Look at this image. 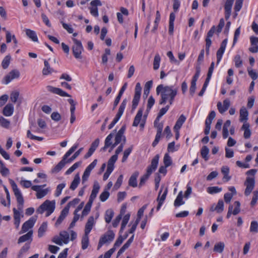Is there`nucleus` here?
I'll return each mask as SVG.
<instances>
[{"label":"nucleus","mask_w":258,"mask_h":258,"mask_svg":"<svg viewBox=\"0 0 258 258\" xmlns=\"http://www.w3.org/2000/svg\"><path fill=\"white\" fill-rule=\"evenodd\" d=\"M178 87L174 85L164 86L160 84L156 88V93L161 94V99L159 103L160 105L165 104L168 102L169 105H172L177 95Z\"/></svg>","instance_id":"obj_1"},{"label":"nucleus","mask_w":258,"mask_h":258,"mask_svg":"<svg viewBox=\"0 0 258 258\" xmlns=\"http://www.w3.org/2000/svg\"><path fill=\"white\" fill-rule=\"evenodd\" d=\"M55 201H50L46 200L42 204H41L37 209V212L42 214L44 211H46V216H49L52 213L55 209Z\"/></svg>","instance_id":"obj_2"},{"label":"nucleus","mask_w":258,"mask_h":258,"mask_svg":"<svg viewBox=\"0 0 258 258\" xmlns=\"http://www.w3.org/2000/svg\"><path fill=\"white\" fill-rule=\"evenodd\" d=\"M72 40L74 44L72 47V49L74 57L76 59H82V53L84 50L82 42L75 38H73Z\"/></svg>","instance_id":"obj_3"},{"label":"nucleus","mask_w":258,"mask_h":258,"mask_svg":"<svg viewBox=\"0 0 258 258\" xmlns=\"http://www.w3.org/2000/svg\"><path fill=\"white\" fill-rule=\"evenodd\" d=\"M11 183L18 203V209L22 211L24 205L23 197L16 183L12 180H11Z\"/></svg>","instance_id":"obj_4"},{"label":"nucleus","mask_w":258,"mask_h":258,"mask_svg":"<svg viewBox=\"0 0 258 258\" xmlns=\"http://www.w3.org/2000/svg\"><path fill=\"white\" fill-rule=\"evenodd\" d=\"M115 237V234L112 230H108L100 238L97 249H99L103 244L110 243L113 241Z\"/></svg>","instance_id":"obj_5"},{"label":"nucleus","mask_w":258,"mask_h":258,"mask_svg":"<svg viewBox=\"0 0 258 258\" xmlns=\"http://www.w3.org/2000/svg\"><path fill=\"white\" fill-rule=\"evenodd\" d=\"M69 234L66 231H61L59 236H55L52 241L56 244L61 245L63 243L67 244L69 241Z\"/></svg>","instance_id":"obj_6"},{"label":"nucleus","mask_w":258,"mask_h":258,"mask_svg":"<svg viewBox=\"0 0 258 258\" xmlns=\"http://www.w3.org/2000/svg\"><path fill=\"white\" fill-rule=\"evenodd\" d=\"M127 103V99H124L120 104L119 107L118 108V112L115 115V118L113 119V121L110 123V124L108 125V129H111L115 123L119 120L125 109Z\"/></svg>","instance_id":"obj_7"},{"label":"nucleus","mask_w":258,"mask_h":258,"mask_svg":"<svg viewBox=\"0 0 258 258\" xmlns=\"http://www.w3.org/2000/svg\"><path fill=\"white\" fill-rule=\"evenodd\" d=\"M244 184L246 186V188L244 191V195L246 196H248L250 194L254 187V178L247 177L244 182Z\"/></svg>","instance_id":"obj_8"},{"label":"nucleus","mask_w":258,"mask_h":258,"mask_svg":"<svg viewBox=\"0 0 258 258\" xmlns=\"http://www.w3.org/2000/svg\"><path fill=\"white\" fill-rule=\"evenodd\" d=\"M163 189H164V186L162 185L160 188L159 192L158 194V198L157 199V201L158 202V205L157 207V211L159 210L161 208V207L162 206V204H163V203L166 199V196H167V194L168 192V187H166L164 189L163 194L161 196V194Z\"/></svg>","instance_id":"obj_9"},{"label":"nucleus","mask_w":258,"mask_h":258,"mask_svg":"<svg viewBox=\"0 0 258 258\" xmlns=\"http://www.w3.org/2000/svg\"><path fill=\"white\" fill-rule=\"evenodd\" d=\"M20 77V72L17 70L11 71L3 79V83L5 84H8L13 79H17Z\"/></svg>","instance_id":"obj_10"},{"label":"nucleus","mask_w":258,"mask_h":258,"mask_svg":"<svg viewBox=\"0 0 258 258\" xmlns=\"http://www.w3.org/2000/svg\"><path fill=\"white\" fill-rule=\"evenodd\" d=\"M159 159V155H156L152 160L151 165L148 167L146 173L149 175L154 172L157 168Z\"/></svg>","instance_id":"obj_11"},{"label":"nucleus","mask_w":258,"mask_h":258,"mask_svg":"<svg viewBox=\"0 0 258 258\" xmlns=\"http://www.w3.org/2000/svg\"><path fill=\"white\" fill-rule=\"evenodd\" d=\"M91 7L89 8L91 14L95 17L98 16V10L97 6H101L102 3L100 0H94L90 3Z\"/></svg>","instance_id":"obj_12"},{"label":"nucleus","mask_w":258,"mask_h":258,"mask_svg":"<svg viewBox=\"0 0 258 258\" xmlns=\"http://www.w3.org/2000/svg\"><path fill=\"white\" fill-rule=\"evenodd\" d=\"M234 204L236 206L233 211V206L231 205L229 206L228 211L226 216L227 218H229L231 214L234 215H237L240 211V203L239 201H235Z\"/></svg>","instance_id":"obj_13"},{"label":"nucleus","mask_w":258,"mask_h":258,"mask_svg":"<svg viewBox=\"0 0 258 258\" xmlns=\"http://www.w3.org/2000/svg\"><path fill=\"white\" fill-rule=\"evenodd\" d=\"M47 91L52 93L58 95L62 97H71V96L63 91L62 89L53 87L52 86H47L46 87Z\"/></svg>","instance_id":"obj_14"},{"label":"nucleus","mask_w":258,"mask_h":258,"mask_svg":"<svg viewBox=\"0 0 258 258\" xmlns=\"http://www.w3.org/2000/svg\"><path fill=\"white\" fill-rule=\"evenodd\" d=\"M41 186L33 185L31 187L33 190L37 192L36 197L37 199H41L45 196L49 191L48 188L42 189H41Z\"/></svg>","instance_id":"obj_15"},{"label":"nucleus","mask_w":258,"mask_h":258,"mask_svg":"<svg viewBox=\"0 0 258 258\" xmlns=\"http://www.w3.org/2000/svg\"><path fill=\"white\" fill-rule=\"evenodd\" d=\"M36 221V218L32 217L28 221H26L22 225V232H26L29 229L32 228Z\"/></svg>","instance_id":"obj_16"},{"label":"nucleus","mask_w":258,"mask_h":258,"mask_svg":"<svg viewBox=\"0 0 258 258\" xmlns=\"http://www.w3.org/2000/svg\"><path fill=\"white\" fill-rule=\"evenodd\" d=\"M100 143V140L97 138L91 144V147L89 148L88 152L84 156L85 159H87L93 154L94 151L96 150Z\"/></svg>","instance_id":"obj_17"},{"label":"nucleus","mask_w":258,"mask_h":258,"mask_svg":"<svg viewBox=\"0 0 258 258\" xmlns=\"http://www.w3.org/2000/svg\"><path fill=\"white\" fill-rule=\"evenodd\" d=\"M14 111V106L12 103H8L3 108L2 113L5 116L9 117L13 115Z\"/></svg>","instance_id":"obj_18"},{"label":"nucleus","mask_w":258,"mask_h":258,"mask_svg":"<svg viewBox=\"0 0 258 258\" xmlns=\"http://www.w3.org/2000/svg\"><path fill=\"white\" fill-rule=\"evenodd\" d=\"M234 0H227L225 6H224V9H225V19L226 20H227L230 15H231V8L233 4Z\"/></svg>","instance_id":"obj_19"},{"label":"nucleus","mask_w":258,"mask_h":258,"mask_svg":"<svg viewBox=\"0 0 258 258\" xmlns=\"http://www.w3.org/2000/svg\"><path fill=\"white\" fill-rule=\"evenodd\" d=\"M230 100L228 99H226L223 101V106H222L221 103L219 102L217 103V108L220 113H223L228 110V108L230 107Z\"/></svg>","instance_id":"obj_20"},{"label":"nucleus","mask_w":258,"mask_h":258,"mask_svg":"<svg viewBox=\"0 0 258 258\" xmlns=\"http://www.w3.org/2000/svg\"><path fill=\"white\" fill-rule=\"evenodd\" d=\"M127 85V83H124V85L122 86L121 88L120 89L117 96L115 98V100L114 101L113 110H114L116 108V107L117 106L118 104L119 103L120 98H121L123 92L126 89Z\"/></svg>","instance_id":"obj_21"},{"label":"nucleus","mask_w":258,"mask_h":258,"mask_svg":"<svg viewBox=\"0 0 258 258\" xmlns=\"http://www.w3.org/2000/svg\"><path fill=\"white\" fill-rule=\"evenodd\" d=\"M249 127V123L247 122H244L241 127V130L244 131L243 137L246 139H249L251 135V132Z\"/></svg>","instance_id":"obj_22"},{"label":"nucleus","mask_w":258,"mask_h":258,"mask_svg":"<svg viewBox=\"0 0 258 258\" xmlns=\"http://www.w3.org/2000/svg\"><path fill=\"white\" fill-rule=\"evenodd\" d=\"M69 211V210H68V207H64L63 209V210L61 211L60 214L55 224V225L56 226H58L61 224L62 221L64 220V219L68 214Z\"/></svg>","instance_id":"obj_23"},{"label":"nucleus","mask_w":258,"mask_h":258,"mask_svg":"<svg viewBox=\"0 0 258 258\" xmlns=\"http://www.w3.org/2000/svg\"><path fill=\"white\" fill-rule=\"evenodd\" d=\"M94 224V219L93 216L90 217L85 225V233L89 234Z\"/></svg>","instance_id":"obj_24"},{"label":"nucleus","mask_w":258,"mask_h":258,"mask_svg":"<svg viewBox=\"0 0 258 258\" xmlns=\"http://www.w3.org/2000/svg\"><path fill=\"white\" fill-rule=\"evenodd\" d=\"M139 175V172L138 171H135L133 173V174L130 177L128 180V185L133 187H136L137 186V177Z\"/></svg>","instance_id":"obj_25"},{"label":"nucleus","mask_w":258,"mask_h":258,"mask_svg":"<svg viewBox=\"0 0 258 258\" xmlns=\"http://www.w3.org/2000/svg\"><path fill=\"white\" fill-rule=\"evenodd\" d=\"M100 189V185L97 182H95L93 185V189L89 198V200L93 202L96 198Z\"/></svg>","instance_id":"obj_26"},{"label":"nucleus","mask_w":258,"mask_h":258,"mask_svg":"<svg viewBox=\"0 0 258 258\" xmlns=\"http://www.w3.org/2000/svg\"><path fill=\"white\" fill-rule=\"evenodd\" d=\"M114 136V133H111L107 136L105 140L104 146L101 149V151H105L112 145V139Z\"/></svg>","instance_id":"obj_27"},{"label":"nucleus","mask_w":258,"mask_h":258,"mask_svg":"<svg viewBox=\"0 0 258 258\" xmlns=\"http://www.w3.org/2000/svg\"><path fill=\"white\" fill-rule=\"evenodd\" d=\"M248 112L244 107H242L240 110V122H247L248 119Z\"/></svg>","instance_id":"obj_28"},{"label":"nucleus","mask_w":258,"mask_h":258,"mask_svg":"<svg viewBox=\"0 0 258 258\" xmlns=\"http://www.w3.org/2000/svg\"><path fill=\"white\" fill-rule=\"evenodd\" d=\"M25 31L27 37L31 39L33 42H37L38 41L36 33L34 31L29 29H26Z\"/></svg>","instance_id":"obj_29"},{"label":"nucleus","mask_w":258,"mask_h":258,"mask_svg":"<svg viewBox=\"0 0 258 258\" xmlns=\"http://www.w3.org/2000/svg\"><path fill=\"white\" fill-rule=\"evenodd\" d=\"M175 19V15L173 13L170 14L169 22V33L170 35H172L174 30V21Z\"/></svg>","instance_id":"obj_30"},{"label":"nucleus","mask_w":258,"mask_h":258,"mask_svg":"<svg viewBox=\"0 0 258 258\" xmlns=\"http://www.w3.org/2000/svg\"><path fill=\"white\" fill-rule=\"evenodd\" d=\"M185 120L186 117L183 114H181L176 121V123L174 126V130H179L183 123L185 122Z\"/></svg>","instance_id":"obj_31"},{"label":"nucleus","mask_w":258,"mask_h":258,"mask_svg":"<svg viewBox=\"0 0 258 258\" xmlns=\"http://www.w3.org/2000/svg\"><path fill=\"white\" fill-rule=\"evenodd\" d=\"M231 125V121L227 120L224 123L222 130V136L224 139H226L228 136V128Z\"/></svg>","instance_id":"obj_32"},{"label":"nucleus","mask_w":258,"mask_h":258,"mask_svg":"<svg viewBox=\"0 0 258 258\" xmlns=\"http://www.w3.org/2000/svg\"><path fill=\"white\" fill-rule=\"evenodd\" d=\"M182 199H183L182 191H180L178 193L175 200L174 201V206L175 207H178L181 205H183L184 204V202L183 201Z\"/></svg>","instance_id":"obj_33"},{"label":"nucleus","mask_w":258,"mask_h":258,"mask_svg":"<svg viewBox=\"0 0 258 258\" xmlns=\"http://www.w3.org/2000/svg\"><path fill=\"white\" fill-rule=\"evenodd\" d=\"M143 109H140L138 110V111L134 118V122L133 123V126H137L139 125V124L141 120L142 116L143 115Z\"/></svg>","instance_id":"obj_34"},{"label":"nucleus","mask_w":258,"mask_h":258,"mask_svg":"<svg viewBox=\"0 0 258 258\" xmlns=\"http://www.w3.org/2000/svg\"><path fill=\"white\" fill-rule=\"evenodd\" d=\"M80 181V178L79 173L75 175L74 180L72 182L70 188L74 190L78 186Z\"/></svg>","instance_id":"obj_35"},{"label":"nucleus","mask_w":258,"mask_h":258,"mask_svg":"<svg viewBox=\"0 0 258 258\" xmlns=\"http://www.w3.org/2000/svg\"><path fill=\"white\" fill-rule=\"evenodd\" d=\"M33 234V231L32 230L29 231L27 233L23 236H21L18 239V243L24 242L31 239L32 240V236Z\"/></svg>","instance_id":"obj_36"},{"label":"nucleus","mask_w":258,"mask_h":258,"mask_svg":"<svg viewBox=\"0 0 258 258\" xmlns=\"http://www.w3.org/2000/svg\"><path fill=\"white\" fill-rule=\"evenodd\" d=\"M44 68L42 70V74L43 75H48L51 74L53 70L50 68L49 62L47 60H44Z\"/></svg>","instance_id":"obj_37"},{"label":"nucleus","mask_w":258,"mask_h":258,"mask_svg":"<svg viewBox=\"0 0 258 258\" xmlns=\"http://www.w3.org/2000/svg\"><path fill=\"white\" fill-rule=\"evenodd\" d=\"M93 202L89 200V201L86 205L84 209H83V210L82 211V217L86 216L88 214V213L90 211Z\"/></svg>","instance_id":"obj_38"},{"label":"nucleus","mask_w":258,"mask_h":258,"mask_svg":"<svg viewBox=\"0 0 258 258\" xmlns=\"http://www.w3.org/2000/svg\"><path fill=\"white\" fill-rule=\"evenodd\" d=\"M47 224L46 222H43L41 225L38 230V236L39 237H41L43 235L44 233L47 230Z\"/></svg>","instance_id":"obj_39"},{"label":"nucleus","mask_w":258,"mask_h":258,"mask_svg":"<svg viewBox=\"0 0 258 258\" xmlns=\"http://www.w3.org/2000/svg\"><path fill=\"white\" fill-rule=\"evenodd\" d=\"M130 215L127 214H126L123 218V220L121 222V227L119 231L120 233H122L125 228L126 224H127L130 220Z\"/></svg>","instance_id":"obj_40"},{"label":"nucleus","mask_w":258,"mask_h":258,"mask_svg":"<svg viewBox=\"0 0 258 258\" xmlns=\"http://www.w3.org/2000/svg\"><path fill=\"white\" fill-rule=\"evenodd\" d=\"M209 149L207 146H204L202 148L201 150V156L205 161H207L209 159Z\"/></svg>","instance_id":"obj_41"},{"label":"nucleus","mask_w":258,"mask_h":258,"mask_svg":"<svg viewBox=\"0 0 258 258\" xmlns=\"http://www.w3.org/2000/svg\"><path fill=\"white\" fill-rule=\"evenodd\" d=\"M114 215V212L112 210L108 209L105 212V220L106 223H109L111 222V219Z\"/></svg>","instance_id":"obj_42"},{"label":"nucleus","mask_w":258,"mask_h":258,"mask_svg":"<svg viewBox=\"0 0 258 258\" xmlns=\"http://www.w3.org/2000/svg\"><path fill=\"white\" fill-rule=\"evenodd\" d=\"M225 244L223 242H219L215 244L214 247V251L221 253L224 249Z\"/></svg>","instance_id":"obj_43"},{"label":"nucleus","mask_w":258,"mask_h":258,"mask_svg":"<svg viewBox=\"0 0 258 258\" xmlns=\"http://www.w3.org/2000/svg\"><path fill=\"white\" fill-rule=\"evenodd\" d=\"M81 243H82V248L83 249H85L88 247V245H89L88 234L85 233L84 235L82 237Z\"/></svg>","instance_id":"obj_44"},{"label":"nucleus","mask_w":258,"mask_h":258,"mask_svg":"<svg viewBox=\"0 0 258 258\" xmlns=\"http://www.w3.org/2000/svg\"><path fill=\"white\" fill-rule=\"evenodd\" d=\"M67 159H64V157H62V159L55 166L53 169V170L55 172L59 171L65 165L67 162L66 161Z\"/></svg>","instance_id":"obj_45"},{"label":"nucleus","mask_w":258,"mask_h":258,"mask_svg":"<svg viewBox=\"0 0 258 258\" xmlns=\"http://www.w3.org/2000/svg\"><path fill=\"white\" fill-rule=\"evenodd\" d=\"M161 61V57L159 54H156L154 58L153 61V69L156 70L159 69L160 66V62Z\"/></svg>","instance_id":"obj_46"},{"label":"nucleus","mask_w":258,"mask_h":258,"mask_svg":"<svg viewBox=\"0 0 258 258\" xmlns=\"http://www.w3.org/2000/svg\"><path fill=\"white\" fill-rule=\"evenodd\" d=\"M11 60V56L10 54H8L5 57L2 63V67L4 69H7L9 67Z\"/></svg>","instance_id":"obj_47"},{"label":"nucleus","mask_w":258,"mask_h":258,"mask_svg":"<svg viewBox=\"0 0 258 258\" xmlns=\"http://www.w3.org/2000/svg\"><path fill=\"white\" fill-rule=\"evenodd\" d=\"M222 191V188L218 186H211L207 188V192L210 194H215Z\"/></svg>","instance_id":"obj_48"},{"label":"nucleus","mask_w":258,"mask_h":258,"mask_svg":"<svg viewBox=\"0 0 258 258\" xmlns=\"http://www.w3.org/2000/svg\"><path fill=\"white\" fill-rule=\"evenodd\" d=\"M140 97L141 95L134 94V96L132 101V110H135L137 108L140 100Z\"/></svg>","instance_id":"obj_49"},{"label":"nucleus","mask_w":258,"mask_h":258,"mask_svg":"<svg viewBox=\"0 0 258 258\" xmlns=\"http://www.w3.org/2000/svg\"><path fill=\"white\" fill-rule=\"evenodd\" d=\"M159 120H157V118L154 121V126L157 128V134L158 135H162V132L163 125L162 123L159 122Z\"/></svg>","instance_id":"obj_50"},{"label":"nucleus","mask_w":258,"mask_h":258,"mask_svg":"<svg viewBox=\"0 0 258 258\" xmlns=\"http://www.w3.org/2000/svg\"><path fill=\"white\" fill-rule=\"evenodd\" d=\"M163 162L164 165L166 166V167H169L172 164V161L171 158L168 153H166L164 155L163 158Z\"/></svg>","instance_id":"obj_51"},{"label":"nucleus","mask_w":258,"mask_h":258,"mask_svg":"<svg viewBox=\"0 0 258 258\" xmlns=\"http://www.w3.org/2000/svg\"><path fill=\"white\" fill-rule=\"evenodd\" d=\"M234 61L235 62V66L237 68H239L242 66L243 61L239 54H237L235 56Z\"/></svg>","instance_id":"obj_52"},{"label":"nucleus","mask_w":258,"mask_h":258,"mask_svg":"<svg viewBox=\"0 0 258 258\" xmlns=\"http://www.w3.org/2000/svg\"><path fill=\"white\" fill-rule=\"evenodd\" d=\"M215 209L218 213H220L223 211L224 202L222 200H219L217 205L215 207Z\"/></svg>","instance_id":"obj_53"},{"label":"nucleus","mask_w":258,"mask_h":258,"mask_svg":"<svg viewBox=\"0 0 258 258\" xmlns=\"http://www.w3.org/2000/svg\"><path fill=\"white\" fill-rule=\"evenodd\" d=\"M81 163V161L76 162L67 170V171L66 172V174L68 175L72 173L75 169H76L78 167L80 166Z\"/></svg>","instance_id":"obj_54"},{"label":"nucleus","mask_w":258,"mask_h":258,"mask_svg":"<svg viewBox=\"0 0 258 258\" xmlns=\"http://www.w3.org/2000/svg\"><path fill=\"white\" fill-rule=\"evenodd\" d=\"M170 105L169 104L165 107H163L160 110L158 116L156 118L157 120H159L160 118L167 112V111L169 110Z\"/></svg>","instance_id":"obj_55"},{"label":"nucleus","mask_w":258,"mask_h":258,"mask_svg":"<svg viewBox=\"0 0 258 258\" xmlns=\"http://www.w3.org/2000/svg\"><path fill=\"white\" fill-rule=\"evenodd\" d=\"M133 146L132 145L130 147L127 148V149L125 150V151H124L123 156V157L122 159V162H124L126 161V160L128 158V156H129V155L130 154V153H131V152L133 150Z\"/></svg>","instance_id":"obj_56"},{"label":"nucleus","mask_w":258,"mask_h":258,"mask_svg":"<svg viewBox=\"0 0 258 258\" xmlns=\"http://www.w3.org/2000/svg\"><path fill=\"white\" fill-rule=\"evenodd\" d=\"M250 231L256 233L258 232V223L255 221H253L250 223Z\"/></svg>","instance_id":"obj_57"},{"label":"nucleus","mask_w":258,"mask_h":258,"mask_svg":"<svg viewBox=\"0 0 258 258\" xmlns=\"http://www.w3.org/2000/svg\"><path fill=\"white\" fill-rule=\"evenodd\" d=\"M19 92L17 91H13L10 94V99L12 102L16 103L19 96Z\"/></svg>","instance_id":"obj_58"},{"label":"nucleus","mask_w":258,"mask_h":258,"mask_svg":"<svg viewBox=\"0 0 258 258\" xmlns=\"http://www.w3.org/2000/svg\"><path fill=\"white\" fill-rule=\"evenodd\" d=\"M109 192L107 190H104L100 195L99 199L101 202L106 201L109 197Z\"/></svg>","instance_id":"obj_59"},{"label":"nucleus","mask_w":258,"mask_h":258,"mask_svg":"<svg viewBox=\"0 0 258 258\" xmlns=\"http://www.w3.org/2000/svg\"><path fill=\"white\" fill-rule=\"evenodd\" d=\"M66 186V183H61L57 185L55 193L56 197H58L61 193V190Z\"/></svg>","instance_id":"obj_60"},{"label":"nucleus","mask_w":258,"mask_h":258,"mask_svg":"<svg viewBox=\"0 0 258 258\" xmlns=\"http://www.w3.org/2000/svg\"><path fill=\"white\" fill-rule=\"evenodd\" d=\"M258 199V190H254L253 192V196L252 198V200L250 202V206L251 207H254L256 204L257 201Z\"/></svg>","instance_id":"obj_61"},{"label":"nucleus","mask_w":258,"mask_h":258,"mask_svg":"<svg viewBox=\"0 0 258 258\" xmlns=\"http://www.w3.org/2000/svg\"><path fill=\"white\" fill-rule=\"evenodd\" d=\"M1 174L3 176H8L10 174V171L1 162Z\"/></svg>","instance_id":"obj_62"},{"label":"nucleus","mask_w":258,"mask_h":258,"mask_svg":"<svg viewBox=\"0 0 258 258\" xmlns=\"http://www.w3.org/2000/svg\"><path fill=\"white\" fill-rule=\"evenodd\" d=\"M155 99L152 96H150L148 100L147 111H149L155 103Z\"/></svg>","instance_id":"obj_63"},{"label":"nucleus","mask_w":258,"mask_h":258,"mask_svg":"<svg viewBox=\"0 0 258 258\" xmlns=\"http://www.w3.org/2000/svg\"><path fill=\"white\" fill-rule=\"evenodd\" d=\"M247 72L249 76L253 80H255L258 78V73H256L254 70L248 68Z\"/></svg>","instance_id":"obj_64"}]
</instances>
